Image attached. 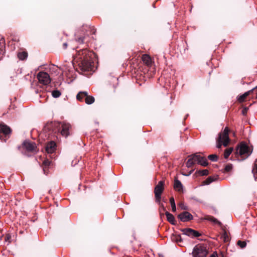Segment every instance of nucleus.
<instances>
[{
  "label": "nucleus",
  "instance_id": "obj_1",
  "mask_svg": "<svg viewBox=\"0 0 257 257\" xmlns=\"http://www.w3.org/2000/svg\"><path fill=\"white\" fill-rule=\"evenodd\" d=\"M94 54L87 49H82L77 52L74 60L78 63L80 68L83 71L92 70V57Z\"/></svg>",
  "mask_w": 257,
  "mask_h": 257
},
{
  "label": "nucleus",
  "instance_id": "obj_2",
  "mask_svg": "<svg viewBox=\"0 0 257 257\" xmlns=\"http://www.w3.org/2000/svg\"><path fill=\"white\" fill-rule=\"evenodd\" d=\"M189 157L190 158L186 163V166L188 168L192 167L195 164H200L202 166H206L208 165L206 159L198 153L190 155Z\"/></svg>",
  "mask_w": 257,
  "mask_h": 257
},
{
  "label": "nucleus",
  "instance_id": "obj_3",
  "mask_svg": "<svg viewBox=\"0 0 257 257\" xmlns=\"http://www.w3.org/2000/svg\"><path fill=\"white\" fill-rule=\"evenodd\" d=\"M228 132V128L226 127L224 128L223 132L219 134L216 144V147L217 148H220L222 145L224 147H226L228 145L229 142Z\"/></svg>",
  "mask_w": 257,
  "mask_h": 257
},
{
  "label": "nucleus",
  "instance_id": "obj_4",
  "mask_svg": "<svg viewBox=\"0 0 257 257\" xmlns=\"http://www.w3.org/2000/svg\"><path fill=\"white\" fill-rule=\"evenodd\" d=\"M236 154L237 157L239 156L241 157V160H244L250 155L251 152L246 145L244 143H241L237 147Z\"/></svg>",
  "mask_w": 257,
  "mask_h": 257
},
{
  "label": "nucleus",
  "instance_id": "obj_5",
  "mask_svg": "<svg viewBox=\"0 0 257 257\" xmlns=\"http://www.w3.org/2000/svg\"><path fill=\"white\" fill-rule=\"evenodd\" d=\"M11 131V128L5 124H0V139L6 142L10 137Z\"/></svg>",
  "mask_w": 257,
  "mask_h": 257
},
{
  "label": "nucleus",
  "instance_id": "obj_6",
  "mask_svg": "<svg viewBox=\"0 0 257 257\" xmlns=\"http://www.w3.org/2000/svg\"><path fill=\"white\" fill-rule=\"evenodd\" d=\"M207 254V251L206 248L201 245L195 246L192 251L193 257H206Z\"/></svg>",
  "mask_w": 257,
  "mask_h": 257
},
{
  "label": "nucleus",
  "instance_id": "obj_7",
  "mask_svg": "<svg viewBox=\"0 0 257 257\" xmlns=\"http://www.w3.org/2000/svg\"><path fill=\"white\" fill-rule=\"evenodd\" d=\"M37 78L39 83L44 85H48L51 82L49 75L45 72H40L37 74Z\"/></svg>",
  "mask_w": 257,
  "mask_h": 257
},
{
  "label": "nucleus",
  "instance_id": "obj_8",
  "mask_svg": "<svg viewBox=\"0 0 257 257\" xmlns=\"http://www.w3.org/2000/svg\"><path fill=\"white\" fill-rule=\"evenodd\" d=\"M59 127L61 134L65 137H67L70 134V131L71 129V125L70 123L63 122L59 124Z\"/></svg>",
  "mask_w": 257,
  "mask_h": 257
},
{
  "label": "nucleus",
  "instance_id": "obj_9",
  "mask_svg": "<svg viewBox=\"0 0 257 257\" xmlns=\"http://www.w3.org/2000/svg\"><path fill=\"white\" fill-rule=\"evenodd\" d=\"M164 182L160 181L155 188L154 193L157 201L160 202L161 194L164 190Z\"/></svg>",
  "mask_w": 257,
  "mask_h": 257
},
{
  "label": "nucleus",
  "instance_id": "obj_10",
  "mask_svg": "<svg viewBox=\"0 0 257 257\" xmlns=\"http://www.w3.org/2000/svg\"><path fill=\"white\" fill-rule=\"evenodd\" d=\"M183 233L191 237H198L200 234L197 231L191 228H185L182 230Z\"/></svg>",
  "mask_w": 257,
  "mask_h": 257
},
{
  "label": "nucleus",
  "instance_id": "obj_11",
  "mask_svg": "<svg viewBox=\"0 0 257 257\" xmlns=\"http://www.w3.org/2000/svg\"><path fill=\"white\" fill-rule=\"evenodd\" d=\"M178 218L182 222H187L193 219V216L187 211L183 212L178 216Z\"/></svg>",
  "mask_w": 257,
  "mask_h": 257
},
{
  "label": "nucleus",
  "instance_id": "obj_12",
  "mask_svg": "<svg viewBox=\"0 0 257 257\" xmlns=\"http://www.w3.org/2000/svg\"><path fill=\"white\" fill-rule=\"evenodd\" d=\"M23 147L28 151L33 152L35 151L36 146L34 143L28 141H25L23 144Z\"/></svg>",
  "mask_w": 257,
  "mask_h": 257
},
{
  "label": "nucleus",
  "instance_id": "obj_13",
  "mask_svg": "<svg viewBox=\"0 0 257 257\" xmlns=\"http://www.w3.org/2000/svg\"><path fill=\"white\" fill-rule=\"evenodd\" d=\"M56 148V144L54 142L51 141L49 143L46 147V151L49 154L53 153Z\"/></svg>",
  "mask_w": 257,
  "mask_h": 257
},
{
  "label": "nucleus",
  "instance_id": "obj_14",
  "mask_svg": "<svg viewBox=\"0 0 257 257\" xmlns=\"http://www.w3.org/2000/svg\"><path fill=\"white\" fill-rule=\"evenodd\" d=\"M142 60L143 62L147 66H150L152 64V59L151 57L147 54L143 55L142 56Z\"/></svg>",
  "mask_w": 257,
  "mask_h": 257
},
{
  "label": "nucleus",
  "instance_id": "obj_15",
  "mask_svg": "<svg viewBox=\"0 0 257 257\" xmlns=\"http://www.w3.org/2000/svg\"><path fill=\"white\" fill-rule=\"evenodd\" d=\"M255 89V88H254L246 92H245L244 94H243L242 95H241L240 96H239L238 97V100L239 101V102H243V101H244L245 99L246 98V97L251 93L252 92L254 89Z\"/></svg>",
  "mask_w": 257,
  "mask_h": 257
},
{
  "label": "nucleus",
  "instance_id": "obj_16",
  "mask_svg": "<svg viewBox=\"0 0 257 257\" xmlns=\"http://www.w3.org/2000/svg\"><path fill=\"white\" fill-rule=\"evenodd\" d=\"M165 214L166 215L167 220L171 224H175V220L174 216L168 211L166 212Z\"/></svg>",
  "mask_w": 257,
  "mask_h": 257
},
{
  "label": "nucleus",
  "instance_id": "obj_17",
  "mask_svg": "<svg viewBox=\"0 0 257 257\" xmlns=\"http://www.w3.org/2000/svg\"><path fill=\"white\" fill-rule=\"evenodd\" d=\"M174 189L178 191H181L182 190L183 186L181 182L178 180H176L174 182Z\"/></svg>",
  "mask_w": 257,
  "mask_h": 257
},
{
  "label": "nucleus",
  "instance_id": "obj_18",
  "mask_svg": "<svg viewBox=\"0 0 257 257\" xmlns=\"http://www.w3.org/2000/svg\"><path fill=\"white\" fill-rule=\"evenodd\" d=\"M87 92L86 91H81L77 94L76 98L78 100L82 101L83 98L85 99V96H87Z\"/></svg>",
  "mask_w": 257,
  "mask_h": 257
},
{
  "label": "nucleus",
  "instance_id": "obj_19",
  "mask_svg": "<svg viewBox=\"0 0 257 257\" xmlns=\"http://www.w3.org/2000/svg\"><path fill=\"white\" fill-rule=\"evenodd\" d=\"M18 58L21 60H24L28 57V54L26 52H20L17 54Z\"/></svg>",
  "mask_w": 257,
  "mask_h": 257
},
{
  "label": "nucleus",
  "instance_id": "obj_20",
  "mask_svg": "<svg viewBox=\"0 0 257 257\" xmlns=\"http://www.w3.org/2000/svg\"><path fill=\"white\" fill-rule=\"evenodd\" d=\"M94 98L92 96H89L87 94V96H85V103L87 104H91L94 102Z\"/></svg>",
  "mask_w": 257,
  "mask_h": 257
},
{
  "label": "nucleus",
  "instance_id": "obj_21",
  "mask_svg": "<svg viewBox=\"0 0 257 257\" xmlns=\"http://www.w3.org/2000/svg\"><path fill=\"white\" fill-rule=\"evenodd\" d=\"M170 204L171 205L172 211L174 212H175L176 211V204H175V200L173 197L170 198Z\"/></svg>",
  "mask_w": 257,
  "mask_h": 257
},
{
  "label": "nucleus",
  "instance_id": "obj_22",
  "mask_svg": "<svg viewBox=\"0 0 257 257\" xmlns=\"http://www.w3.org/2000/svg\"><path fill=\"white\" fill-rule=\"evenodd\" d=\"M221 238L224 242H227L229 240V236L225 230H223V232L221 235Z\"/></svg>",
  "mask_w": 257,
  "mask_h": 257
},
{
  "label": "nucleus",
  "instance_id": "obj_23",
  "mask_svg": "<svg viewBox=\"0 0 257 257\" xmlns=\"http://www.w3.org/2000/svg\"><path fill=\"white\" fill-rule=\"evenodd\" d=\"M233 151V149L232 148H229L225 150L224 153V157L225 159L228 158L229 155L231 154Z\"/></svg>",
  "mask_w": 257,
  "mask_h": 257
},
{
  "label": "nucleus",
  "instance_id": "obj_24",
  "mask_svg": "<svg viewBox=\"0 0 257 257\" xmlns=\"http://www.w3.org/2000/svg\"><path fill=\"white\" fill-rule=\"evenodd\" d=\"M61 93L59 90H55L52 92V95L54 98H58L60 96Z\"/></svg>",
  "mask_w": 257,
  "mask_h": 257
},
{
  "label": "nucleus",
  "instance_id": "obj_25",
  "mask_svg": "<svg viewBox=\"0 0 257 257\" xmlns=\"http://www.w3.org/2000/svg\"><path fill=\"white\" fill-rule=\"evenodd\" d=\"M207 220L211 221V222H212L214 223H216V224H218L219 225H220L221 224V223L220 222H219V221H218L215 218L213 217H212V216H208V217H207Z\"/></svg>",
  "mask_w": 257,
  "mask_h": 257
},
{
  "label": "nucleus",
  "instance_id": "obj_26",
  "mask_svg": "<svg viewBox=\"0 0 257 257\" xmlns=\"http://www.w3.org/2000/svg\"><path fill=\"white\" fill-rule=\"evenodd\" d=\"M208 158L210 160H211L212 161H214V162H216L218 160V157L215 154H212V155H209L208 157Z\"/></svg>",
  "mask_w": 257,
  "mask_h": 257
},
{
  "label": "nucleus",
  "instance_id": "obj_27",
  "mask_svg": "<svg viewBox=\"0 0 257 257\" xmlns=\"http://www.w3.org/2000/svg\"><path fill=\"white\" fill-rule=\"evenodd\" d=\"M197 173L200 176H206L208 174V171L206 169L202 170H199L197 171Z\"/></svg>",
  "mask_w": 257,
  "mask_h": 257
},
{
  "label": "nucleus",
  "instance_id": "obj_28",
  "mask_svg": "<svg viewBox=\"0 0 257 257\" xmlns=\"http://www.w3.org/2000/svg\"><path fill=\"white\" fill-rule=\"evenodd\" d=\"M214 180L213 178V177H209L204 182V184L205 185H209V184L212 183Z\"/></svg>",
  "mask_w": 257,
  "mask_h": 257
},
{
  "label": "nucleus",
  "instance_id": "obj_29",
  "mask_svg": "<svg viewBox=\"0 0 257 257\" xmlns=\"http://www.w3.org/2000/svg\"><path fill=\"white\" fill-rule=\"evenodd\" d=\"M252 173L253 174L255 179H257V164L254 165V166L252 170Z\"/></svg>",
  "mask_w": 257,
  "mask_h": 257
},
{
  "label": "nucleus",
  "instance_id": "obj_30",
  "mask_svg": "<svg viewBox=\"0 0 257 257\" xmlns=\"http://www.w3.org/2000/svg\"><path fill=\"white\" fill-rule=\"evenodd\" d=\"M179 207L182 209L184 210H188V207L184 203V202H180L178 204Z\"/></svg>",
  "mask_w": 257,
  "mask_h": 257
},
{
  "label": "nucleus",
  "instance_id": "obj_31",
  "mask_svg": "<svg viewBox=\"0 0 257 257\" xmlns=\"http://www.w3.org/2000/svg\"><path fill=\"white\" fill-rule=\"evenodd\" d=\"M237 244L241 248H243L245 247L246 245V243L245 241H242L240 240H238L237 241Z\"/></svg>",
  "mask_w": 257,
  "mask_h": 257
},
{
  "label": "nucleus",
  "instance_id": "obj_32",
  "mask_svg": "<svg viewBox=\"0 0 257 257\" xmlns=\"http://www.w3.org/2000/svg\"><path fill=\"white\" fill-rule=\"evenodd\" d=\"M232 168L233 166L232 164H228L225 166L224 170L226 172H229L232 170Z\"/></svg>",
  "mask_w": 257,
  "mask_h": 257
},
{
  "label": "nucleus",
  "instance_id": "obj_33",
  "mask_svg": "<svg viewBox=\"0 0 257 257\" xmlns=\"http://www.w3.org/2000/svg\"><path fill=\"white\" fill-rule=\"evenodd\" d=\"M3 46V45L0 46V59L2 58L5 53Z\"/></svg>",
  "mask_w": 257,
  "mask_h": 257
},
{
  "label": "nucleus",
  "instance_id": "obj_34",
  "mask_svg": "<svg viewBox=\"0 0 257 257\" xmlns=\"http://www.w3.org/2000/svg\"><path fill=\"white\" fill-rule=\"evenodd\" d=\"M50 164V161L48 160H45L43 162V165L46 167L47 166H48Z\"/></svg>",
  "mask_w": 257,
  "mask_h": 257
},
{
  "label": "nucleus",
  "instance_id": "obj_35",
  "mask_svg": "<svg viewBox=\"0 0 257 257\" xmlns=\"http://www.w3.org/2000/svg\"><path fill=\"white\" fill-rule=\"evenodd\" d=\"M76 41L80 43H83V38H79L76 39Z\"/></svg>",
  "mask_w": 257,
  "mask_h": 257
},
{
  "label": "nucleus",
  "instance_id": "obj_36",
  "mask_svg": "<svg viewBox=\"0 0 257 257\" xmlns=\"http://www.w3.org/2000/svg\"><path fill=\"white\" fill-rule=\"evenodd\" d=\"M67 47V43H65L63 44V47L64 49H66Z\"/></svg>",
  "mask_w": 257,
  "mask_h": 257
},
{
  "label": "nucleus",
  "instance_id": "obj_37",
  "mask_svg": "<svg viewBox=\"0 0 257 257\" xmlns=\"http://www.w3.org/2000/svg\"><path fill=\"white\" fill-rule=\"evenodd\" d=\"M9 238H10V236L9 235H7V237H6V239H9Z\"/></svg>",
  "mask_w": 257,
  "mask_h": 257
},
{
  "label": "nucleus",
  "instance_id": "obj_38",
  "mask_svg": "<svg viewBox=\"0 0 257 257\" xmlns=\"http://www.w3.org/2000/svg\"><path fill=\"white\" fill-rule=\"evenodd\" d=\"M210 257H217L215 254H212Z\"/></svg>",
  "mask_w": 257,
  "mask_h": 257
},
{
  "label": "nucleus",
  "instance_id": "obj_39",
  "mask_svg": "<svg viewBox=\"0 0 257 257\" xmlns=\"http://www.w3.org/2000/svg\"><path fill=\"white\" fill-rule=\"evenodd\" d=\"M246 109L243 110L242 111V113L244 114V113H245V112H246Z\"/></svg>",
  "mask_w": 257,
  "mask_h": 257
},
{
  "label": "nucleus",
  "instance_id": "obj_40",
  "mask_svg": "<svg viewBox=\"0 0 257 257\" xmlns=\"http://www.w3.org/2000/svg\"><path fill=\"white\" fill-rule=\"evenodd\" d=\"M65 70V69L64 68H63V72L64 71V70Z\"/></svg>",
  "mask_w": 257,
  "mask_h": 257
},
{
  "label": "nucleus",
  "instance_id": "obj_41",
  "mask_svg": "<svg viewBox=\"0 0 257 257\" xmlns=\"http://www.w3.org/2000/svg\"><path fill=\"white\" fill-rule=\"evenodd\" d=\"M43 170H44V171L45 172V168H44Z\"/></svg>",
  "mask_w": 257,
  "mask_h": 257
}]
</instances>
